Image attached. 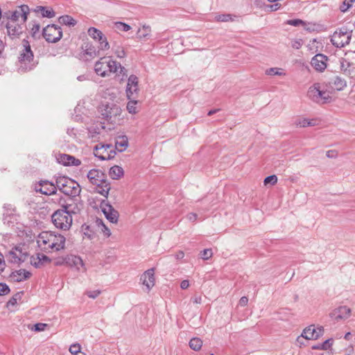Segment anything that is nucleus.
<instances>
[{
    "mask_svg": "<svg viewBox=\"0 0 355 355\" xmlns=\"http://www.w3.org/2000/svg\"><path fill=\"white\" fill-rule=\"evenodd\" d=\"M212 250L211 248L205 249L200 252V257L204 260H208L212 257Z\"/></svg>",
    "mask_w": 355,
    "mask_h": 355,
    "instance_id": "obj_42",
    "label": "nucleus"
},
{
    "mask_svg": "<svg viewBox=\"0 0 355 355\" xmlns=\"http://www.w3.org/2000/svg\"><path fill=\"white\" fill-rule=\"evenodd\" d=\"M140 281L146 287L147 291H150L155 285V269L152 268L145 271L141 275Z\"/></svg>",
    "mask_w": 355,
    "mask_h": 355,
    "instance_id": "obj_17",
    "label": "nucleus"
},
{
    "mask_svg": "<svg viewBox=\"0 0 355 355\" xmlns=\"http://www.w3.org/2000/svg\"><path fill=\"white\" fill-rule=\"evenodd\" d=\"M95 73L101 77L110 76L112 73L118 71V62L110 57H103L94 65Z\"/></svg>",
    "mask_w": 355,
    "mask_h": 355,
    "instance_id": "obj_5",
    "label": "nucleus"
},
{
    "mask_svg": "<svg viewBox=\"0 0 355 355\" xmlns=\"http://www.w3.org/2000/svg\"><path fill=\"white\" fill-rule=\"evenodd\" d=\"M88 34L93 39L98 40V41H101L103 35L101 31L94 27H91L88 29Z\"/></svg>",
    "mask_w": 355,
    "mask_h": 355,
    "instance_id": "obj_31",
    "label": "nucleus"
},
{
    "mask_svg": "<svg viewBox=\"0 0 355 355\" xmlns=\"http://www.w3.org/2000/svg\"><path fill=\"white\" fill-rule=\"evenodd\" d=\"M280 70H282L281 69L279 68H277V67H272V68H270L266 70V73L268 76H282V75H285L284 73H283L282 71H281Z\"/></svg>",
    "mask_w": 355,
    "mask_h": 355,
    "instance_id": "obj_39",
    "label": "nucleus"
},
{
    "mask_svg": "<svg viewBox=\"0 0 355 355\" xmlns=\"http://www.w3.org/2000/svg\"><path fill=\"white\" fill-rule=\"evenodd\" d=\"M23 295V292H18L15 293L7 302V306H15L18 300H20Z\"/></svg>",
    "mask_w": 355,
    "mask_h": 355,
    "instance_id": "obj_34",
    "label": "nucleus"
},
{
    "mask_svg": "<svg viewBox=\"0 0 355 355\" xmlns=\"http://www.w3.org/2000/svg\"><path fill=\"white\" fill-rule=\"evenodd\" d=\"M354 4V0H345L340 6V10L342 12H347Z\"/></svg>",
    "mask_w": 355,
    "mask_h": 355,
    "instance_id": "obj_36",
    "label": "nucleus"
},
{
    "mask_svg": "<svg viewBox=\"0 0 355 355\" xmlns=\"http://www.w3.org/2000/svg\"><path fill=\"white\" fill-rule=\"evenodd\" d=\"M320 83H315L313 85L310 87L307 92L308 97L312 100L313 101L317 103L320 101Z\"/></svg>",
    "mask_w": 355,
    "mask_h": 355,
    "instance_id": "obj_25",
    "label": "nucleus"
},
{
    "mask_svg": "<svg viewBox=\"0 0 355 355\" xmlns=\"http://www.w3.org/2000/svg\"><path fill=\"white\" fill-rule=\"evenodd\" d=\"M38 254H39V256L40 257L42 266L46 263H50L51 262V259L49 257H47L46 255H45L44 254H40V253H38Z\"/></svg>",
    "mask_w": 355,
    "mask_h": 355,
    "instance_id": "obj_56",
    "label": "nucleus"
},
{
    "mask_svg": "<svg viewBox=\"0 0 355 355\" xmlns=\"http://www.w3.org/2000/svg\"><path fill=\"white\" fill-rule=\"evenodd\" d=\"M99 42V48L101 49V50H107L109 49L110 48V44L107 40V38L105 37V35H103V38L101 40V41H98Z\"/></svg>",
    "mask_w": 355,
    "mask_h": 355,
    "instance_id": "obj_44",
    "label": "nucleus"
},
{
    "mask_svg": "<svg viewBox=\"0 0 355 355\" xmlns=\"http://www.w3.org/2000/svg\"><path fill=\"white\" fill-rule=\"evenodd\" d=\"M46 324L44 323H37L33 325H28L29 329L34 331H42L45 329Z\"/></svg>",
    "mask_w": 355,
    "mask_h": 355,
    "instance_id": "obj_40",
    "label": "nucleus"
},
{
    "mask_svg": "<svg viewBox=\"0 0 355 355\" xmlns=\"http://www.w3.org/2000/svg\"><path fill=\"white\" fill-rule=\"evenodd\" d=\"M277 182V177L275 175H271L268 177H266L264 179L263 183L265 185H267L268 184H270L272 185H274Z\"/></svg>",
    "mask_w": 355,
    "mask_h": 355,
    "instance_id": "obj_41",
    "label": "nucleus"
},
{
    "mask_svg": "<svg viewBox=\"0 0 355 355\" xmlns=\"http://www.w3.org/2000/svg\"><path fill=\"white\" fill-rule=\"evenodd\" d=\"M315 335L318 336V338L322 336L324 333V328L322 327H319L317 329L315 328Z\"/></svg>",
    "mask_w": 355,
    "mask_h": 355,
    "instance_id": "obj_60",
    "label": "nucleus"
},
{
    "mask_svg": "<svg viewBox=\"0 0 355 355\" xmlns=\"http://www.w3.org/2000/svg\"><path fill=\"white\" fill-rule=\"evenodd\" d=\"M28 257V254L26 252H24L20 257H19V264L24 262Z\"/></svg>",
    "mask_w": 355,
    "mask_h": 355,
    "instance_id": "obj_62",
    "label": "nucleus"
},
{
    "mask_svg": "<svg viewBox=\"0 0 355 355\" xmlns=\"http://www.w3.org/2000/svg\"><path fill=\"white\" fill-rule=\"evenodd\" d=\"M42 36L46 42H58L62 37L61 28L55 24H49L42 30Z\"/></svg>",
    "mask_w": 355,
    "mask_h": 355,
    "instance_id": "obj_9",
    "label": "nucleus"
},
{
    "mask_svg": "<svg viewBox=\"0 0 355 355\" xmlns=\"http://www.w3.org/2000/svg\"><path fill=\"white\" fill-rule=\"evenodd\" d=\"M329 85L334 90L342 91L347 87V81L345 78L336 76L329 80Z\"/></svg>",
    "mask_w": 355,
    "mask_h": 355,
    "instance_id": "obj_21",
    "label": "nucleus"
},
{
    "mask_svg": "<svg viewBox=\"0 0 355 355\" xmlns=\"http://www.w3.org/2000/svg\"><path fill=\"white\" fill-rule=\"evenodd\" d=\"M328 57L322 53H318L313 56L311 61V64L315 70L322 72L327 67Z\"/></svg>",
    "mask_w": 355,
    "mask_h": 355,
    "instance_id": "obj_15",
    "label": "nucleus"
},
{
    "mask_svg": "<svg viewBox=\"0 0 355 355\" xmlns=\"http://www.w3.org/2000/svg\"><path fill=\"white\" fill-rule=\"evenodd\" d=\"M30 8L27 5H21L17 8L14 11H8L5 13L8 19V22L19 23L21 18V23L25 24L27 20L28 15L30 12Z\"/></svg>",
    "mask_w": 355,
    "mask_h": 355,
    "instance_id": "obj_8",
    "label": "nucleus"
},
{
    "mask_svg": "<svg viewBox=\"0 0 355 355\" xmlns=\"http://www.w3.org/2000/svg\"><path fill=\"white\" fill-rule=\"evenodd\" d=\"M8 256H9V260L11 263L19 264V257L17 255V252H16L15 248L9 252Z\"/></svg>",
    "mask_w": 355,
    "mask_h": 355,
    "instance_id": "obj_38",
    "label": "nucleus"
},
{
    "mask_svg": "<svg viewBox=\"0 0 355 355\" xmlns=\"http://www.w3.org/2000/svg\"><path fill=\"white\" fill-rule=\"evenodd\" d=\"M189 347L194 351H199L202 346V340L198 337L191 338L189 341Z\"/></svg>",
    "mask_w": 355,
    "mask_h": 355,
    "instance_id": "obj_30",
    "label": "nucleus"
},
{
    "mask_svg": "<svg viewBox=\"0 0 355 355\" xmlns=\"http://www.w3.org/2000/svg\"><path fill=\"white\" fill-rule=\"evenodd\" d=\"M82 49L83 50V55H81V58L85 60H88L92 59L97 56L98 51L96 48L89 43L85 44Z\"/></svg>",
    "mask_w": 355,
    "mask_h": 355,
    "instance_id": "obj_22",
    "label": "nucleus"
},
{
    "mask_svg": "<svg viewBox=\"0 0 355 355\" xmlns=\"http://www.w3.org/2000/svg\"><path fill=\"white\" fill-rule=\"evenodd\" d=\"M22 46L23 49L20 53V56L19 58V62H31L34 58L33 52L31 50V47L29 42L24 39L22 40Z\"/></svg>",
    "mask_w": 355,
    "mask_h": 355,
    "instance_id": "obj_16",
    "label": "nucleus"
},
{
    "mask_svg": "<svg viewBox=\"0 0 355 355\" xmlns=\"http://www.w3.org/2000/svg\"><path fill=\"white\" fill-rule=\"evenodd\" d=\"M129 102L127 104V110L131 114H136L137 113V104L138 103V101L136 100V98H131L129 99Z\"/></svg>",
    "mask_w": 355,
    "mask_h": 355,
    "instance_id": "obj_33",
    "label": "nucleus"
},
{
    "mask_svg": "<svg viewBox=\"0 0 355 355\" xmlns=\"http://www.w3.org/2000/svg\"><path fill=\"white\" fill-rule=\"evenodd\" d=\"M33 10L42 17L52 18L55 15L54 10L49 7L37 6Z\"/></svg>",
    "mask_w": 355,
    "mask_h": 355,
    "instance_id": "obj_24",
    "label": "nucleus"
},
{
    "mask_svg": "<svg viewBox=\"0 0 355 355\" xmlns=\"http://www.w3.org/2000/svg\"><path fill=\"white\" fill-rule=\"evenodd\" d=\"M350 314L351 309L349 307L341 306L333 310L329 315L332 319L338 321L340 320L347 319L350 316Z\"/></svg>",
    "mask_w": 355,
    "mask_h": 355,
    "instance_id": "obj_18",
    "label": "nucleus"
},
{
    "mask_svg": "<svg viewBox=\"0 0 355 355\" xmlns=\"http://www.w3.org/2000/svg\"><path fill=\"white\" fill-rule=\"evenodd\" d=\"M315 327L313 325H310L306 327L302 334L301 337L306 339V340H317L318 339V336L315 335Z\"/></svg>",
    "mask_w": 355,
    "mask_h": 355,
    "instance_id": "obj_27",
    "label": "nucleus"
},
{
    "mask_svg": "<svg viewBox=\"0 0 355 355\" xmlns=\"http://www.w3.org/2000/svg\"><path fill=\"white\" fill-rule=\"evenodd\" d=\"M303 44V40L302 39H296L291 42V46L293 49H299Z\"/></svg>",
    "mask_w": 355,
    "mask_h": 355,
    "instance_id": "obj_51",
    "label": "nucleus"
},
{
    "mask_svg": "<svg viewBox=\"0 0 355 355\" xmlns=\"http://www.w3.org/2000/svg\"><path fill=\"white\" fill-rule=\"evenodd\" d=\"M57 160L60 164H62L64 166H78L81 164V162L76 159L73 156L67 155V154H60Z\"/></svg>",
    "mask_w": 355,
    "mask_h": 355,
    "instance_id": "obj_19",
    "label": "nucleus"
},
{
    "mask_svg": "<svg viewBox=\"0 0 355 355\" xmlns=\"http://www.w3.org/2000/svg\"><path fill=\"white\" fill-rule=\"evenodd\" d=\"M295 124L300 128L309 127L308 119H299L295 121Z\"/></svg>",
    "mask_w": 355,
    "mask_h": 355,
    "instance_id": "obj_46",
    "label": "nucleus"
},
{
    "mask_svg": "<svg viewBox=\"0 0 355 355\" xmlns=\"http://www.w3.org/2000/svg\"><path fill=\"white\" fill-rule=\"evenodd\" d=\"M57 189L56 184L48 180H41L35 187L36 191L49 196L55 194Z\"/></svg>",
    "mask_w": 355,
    "mask_h": 355,
    "instance_id": "obj_13",
    "label": "nucleus"
},
{
    "mask_svg": "<svg viewBox=\"0 0 355 355\" xmlns=\"http://www.w3.org/2000/svg\"><path fill=\"white\" fill-rule=\"evenodd\" d=\"M286 24L293 26H299L300 25H304L305 23L302 19H295L287 20Z\"/></svg>",
    "mask_w": 355,
    "mask_h": 355,
    "instance_id": "obj_45",
    "label": "nucleus"
},
{
    "mask_svg": "<svg viewBox=\"0 0 355 355\" xmlns=\"http://www.w3.org/2000/svg\"><path fill=\"white\" fill-rule=\"evenodd\" d=\"M120 69L119 73L121 74H122L123 76H127V73H127V70L125 69V67H122L120 63L118 62V69Z\"/></svg>",
    "mask_w": 355,
    "mask_h": 355,
    "instance_id": "obj_61",
    "label": "nucleus"
},
{
    "mask_svg": "<svg viewBox=\"0 0 355 355\" xmlns=\"http://www.w3.org/2000/svg\"><path fill=\"white\" fill-rule=\"evenodd\" d=\"M187 219L191 222H195L198 218V214L196 213H189L187 216Z\"/></svg>",
    "mask_w": 355,
    "mask_h": 355,
    "instance_id": "obj_58",
    "label": "nucleus"
},
{
    "mask_svg": "<svg viewBox=\"0 0 355 355\" xmlns=\"http://www.w3.org/2000/svg\"><path fill=\"white\" fill-rule=\"evenodd\" d=\"M80 345L79 344H73L71 345L69 347V352L73 355H76L77 354H79L80 351Z\"/></svg>",
    "mask_w": 355,
    "mask_h": 355,
    "instance_id": "obj_48",
    "label": "nucleus"
},
{
    "mask_svg": "<svg viewBox=\"0 0 355 355\" xmlns=\"http://www.w3.org/2000/svg\"><path fill=\"white\" fill-rule=\"evenodd\" d=\"M65 241V237L60 234L42 232L39 234L37 243L38 246L45 251H58L64 248Z\"/></svg>",
    "mask_w": 355,
    "mask_h": 355,
    "instance_id": "obj_2",
    "label": "nucleus"
},
{
    "mask_svg": "<svg viewBox=\"0 0 355 355\" xmlns=\"http://www.w3.org/2000/svg\"><path fill=\"white\" fill-rule=\"evenodd\" d=\"M100 290L87 291L85 294L90 298L95 299L101 294Z\"/></svg>",
    "mask_w": 355,
    "mask_h": 355,
    "instance_id": "obj_53",
    "label": "nucleus"
},
{
    "mask_svg": "<svg viewBox=\"0 0 355 355\" xmlns=\"http://www.w3.org/2000/svg\"><path fill=\"white\" fill-rule=\"evenodd\" d=\"M9 286L5 283L0 282V295H6L10 293Z\"/></svg>",
    "mask_w": 355,
    "mask_h": 355,
    "instance_id": "obj_47",
    "label": "nucleus"
},
{
    "mask_svg": "<svg viewBox=\"0 0 355 355\" xmlns=\"http://www.w3.org/2000/svg\"><path fill=\"white\" fill-rule=\"evenodd\" d=\"M216 19L218 21H228L230 20H232V17L230 15L224 14L216 16Z\"/></svg>",
    "mask_w": 355,
    "mask_h": 355,
    "instance_id": "obj_52",
    "label": "nucleus"
},
{
    "mask_svg": "<svg viewBox=\"0 0 355 355\" xmlns=\"http://www.w3.org/2000/svg\"><path fill=\"white\" fill-rule=\"evenodd\" d=\"M114 26L117 30L121 31H124V32H127L129 30H130V28H131L130 25H128L125 23L121 22V21L116 22L114 24Z\"/></svg>",
    "mask_w": 355,
    "mask_h": 355,
    "instance_id": "obj_37",
    "label": "nucleus"
},
{
    "mask_svg": "<svg viewBox=\"0 0 355 355\" xmlns=\"http://www.w3.org/2000/svg\"><path fill=\"white\" fill-rule=\"evenodd\" d=\"M24 24L7 22L6 28L7 29L8 35L12 39L19 38L24 33Z\"/></svg>",
    "mask_w": 355,
    "mask_h": 355,
    "instance_id": "obj_14",
    "label": "nucleus"
},
{
    "mask_svg": "<svg viewBox=\"0 0 355 355\" xmlns=\"http://www.w3.org/2000/svg\"><path fill=\"white\" fill-rule=\"evenodd\" d=\"M87 178L92 184L96 186L95 191L107 198L111 187L106 175L99 169H92L88 172Z\"/></svg>",
    "mask_w": 355,
    "mask_h": 355,
    "instance_id": "obj_3",
    "label": "nucleus"
},
{
    "mask_svg": "<svg viewBox=\"0 0 355 355\" xmlns=\"http://www.w3.org/2000/svg\"><path fill=\"white\" fill-rule=\"evenodd\" d=\"M94 155L101 160H109L114 157L116 151L112 144L96 145Z\"/></svg>",
    "mask_w": 355,
    "mask_h": 355,
    "instance_id": "obj_10",
    "label": "nucleus"
},
{
    "mask_svg": "<svg viewBox=\"0 0 355 355\" xmlns=\"http://www.w3.org/2000/svg\"><path fill=\"white\" fill-rule=\"evenodd\" d=\"M77 206L66 202L62 204V209L55 211L52 216L53 225L58 229L67 230L72 224L71 214H76Z\"/></svg>",
    "mask_w": 355,
    "mask_h": 355,
    "instance_id": "obj_1",
    "label": "nucleus"
},
{
    "mask_svg": "<svg viewBox=\"0 0 355 355\" xmlns=\"http://www.w3.org/2000/svg\"><path fill=\"white\" fill-rule=\"evenodd\" d=\"M58 22L68 26H74L76 24V20L69 15H62L58 18Z\"/></svg>",
    "mask_w": 355,
    "mask_h": 355,
    "instance_id": "obj_29",
    "label": "nucleus"
},
{
    "mask_svg": "<svg viewBox=\"0 0 355 355\" xmlns=\"http://www.w3.org/2000/svg\"><path fill=\"white\" fill-rule=\"evenodd\" d=\"M66 265V263H65V257H62V258H60L59 259H58L55 262V265L56 266H62V265Z\"/></svg>",
    "mask_w": 355,
    "mask_h": 355,
    "instance_id": "obj_64",
    "label": "nucleus"
},
{
    "mask_svg": "<svg viewBox=\"0 0 355 355\" xmlns=\"http://www.w3.org/2000/svg\"><path fill=\"white\" fill-rule=\"evenodd\" d=\"M40 30V25L36 22H34L33 27L31 30V34L33 37L36 38Z\"/></svg>",
    "mask_w": 355,
    "mask_h": 355,
    "instance_id": "obj_43",
    "label": "nucleus"
},
{
    "mask_svg": "<svg viewBox=\"0 0 355 355\" xmlns=\"http://www.w3.org/2000/svg\"><path fill=\"white\" fill-rule=\"evenodd\" d=\"M352 31L346 27L337 29L331 37V44L337 48H343L349 44L352 38Z\"/></svg>",
    "mask_w": 355,
    "mask_h": 355,
    "instance_id": "obj_7",
    "label": "nucleus"
},
{
    "mask_svg": "<svg viewBox=\"0 0 355 355\" xmlns=\"http://www.w3.org/2000/svg\"><path fill=\"white\" fill-rule=\"evenodd\" d=\"M280 7H281V4H279V3H275V4L266 6L267 11H268V12L276 11V10H279L280 8Z\"/></svg>",
    "mask_w": 355,
    "mask_h": 355,
    "instance_id": "obj_55",
    "label": "nucleus"
},
{
    "mask_svg": "<svg viewBox=\"0 0 355 355\" xmlns=\"http://www.w3.org/2000/svg\"><path fill=\"white\" fill-rule=\"evenodd\" d=\"M123 169L119 166H114L110 168L109 175L113 180H119L123 175Z\"/></svg>",
    "mask_w": 355,
    "mask_h": 355,
    "instance_id": "obj_28",
    "label": "nucleus"
},
{
    "mask_svg": "<svg viewBox=\"0 0 355 355\" xmlns=\"http://www.w3.org/2000/svg\"><path fill=\"white\" fill-rule=\"evenodd\" d=\"M139 80L135 75H130L128 79L126 95L128 99L137 98L139 92Z\"/></svg>",
    "mask_w": 355,
    "mask_h": 355,
    "instance_id": "obj_12",
    "label": "nucleus"
},
{
    "mask_svg": "<svg viewBox=\"0 0 355 355\" xmlns=\"http://www.w3.org/2000/svg\"><path fill=\"white\" fill-rule=\"evenodd\" d=\"M102 212L105 218L112 223H116L119 219V212L105 200H103L100 205Z\"/></svg>",
    "mask_w": 355,
    "mask_h": 355,
    "instance_id": "obj_11",
    "label": "nucleus"
},
{
    "mask_svg": "<svg viewBox=\"0 0 355 355\" xmlns=\"http://www.w3.org/2000/svg\"><path fill=\"white\" fill-rule=\"evenodd\" d=\"M55 184L58 189L71 198L76 197L80 193L81 189L78 183L67 176L55 177Z\"/></svg>",
    "mask_w": 355,
    "mask_h": 355,
    "instance_id": "obj_4",
    "label": "nucleus"
},
{
    "mask_svg": "<svg viewBox=\"0 0 355 355\" xmlns=\"http://www.w3.org/2000/svg\"><path fill=\"white\" fill-rule=\"evenodd\" d=\"M114 53H115L116 55L119 58H123L125 57V55H126V53H125L123 48L121 47V46H117L116 48V49L114 50Z\"/></svg>",
    "mask_w": 355,
    "mask_h": 355,
    "instance_id": "obj_50",
    "label": "nucleus"
},
{
    "mask_svg": "<svg viewBox=\"0 0 355 355\" xmlns=\"http://www.w3.org/2000/svg\"><path fill=\"white\" fill-rule=\"evenodd\" d=\"M189 286V282L188 280H183L180 283V288L182 289H186Z\"/></svg>",
    "mask_w": 355,
    "mask_h": 355,
    "instance_id": "obj_63",
    "label": "nucleus"
},
{
    "mask_svg": "<svg viewBox=\"0 0 355 355\" xmlns=\"http://www.w3.org/2000/svg\"><path fill=\"white\" fill-rule=\"evenodd\" d=\"M66 265L71 268H76L78 270H80V267L84 266L83 259L76 255L70 254L65 257Z\"/></svg>",
    "mask_w": 355,
    "mask_h": 355,
    "instance_id": "obj_23",
    "label": "nucleus"
},
{
    "mask_svg": "<svg viewBox=\"0 0 355 355\" xmlns=\"http://www.w3.org/2000/svg\"><path fill=\"white\" fill-rule=\"evenodd\" d=\"M31 264L36 268L42 267L40 257L38 253L35 256H31L30 258Z\"/></svg>",
    "mask_w": 355,
    "mask_h": 355,
    "instance_id": "obj_35",
    "label": "nucleus"
},
{
    "mask_svg": "<svg viewBox=\"0 0 355 355\" xmlns=\"http://www.w3.org/2000/svg\"><path fill=\"white\" fill-rule=\"evenodd\" d=\"M103 119L110 123H115L121 119L122 110L114 103L102 104L98 108Z\"/></svg>",
    "mask_w": 355,
    "mask_h": 355,
    "instance_id": "obj_6",
    "label": "nucleus"
},
{
    "mask_svg": "<svg viewBox=\"0 0 355 355\" xmlns=\"http://www.w3.org/2000/svg\"><path fill=\"white\" fill-rule=\"evenodd\" d=\"M319 97H320V101L317 102V103H322V104L327 103L330 102V101L331 99V96L329 95V93L328 92L321 90L320 89Z\"/></svg>",
    "mask_w": 355,
    "mask_h": 355,
    "instance_id": "obj_32",
    "label": "nucleus"
},
{
    "mask_svg": "<svg viewBox=\"0 0 355 355\" xmlns=\"http://www.w3.org/2000/svg\"><path fill=\"white\" fill-rule=\"evenodd\" d=\"M333 342H334V340L332 338L327 339L324 342H323L322 343V350L329 349L331 347V346L332 345Z\"/></svg>",
    "mask_w": 355,
    "mask_h": 355,
    "instance_id": "obj_54",
    "label": "nucleus"
},
{
    "mask_svg": "<svg viewBox=\"0 0 355 355\" xmlns=\"http://www.w3.org/2000/svg\"><path fill=\"white\" fill-rule=\"evenodd\" d=\"M248 298L245 296H243L239 302V304L241 306H245L247 304H248Z\"/></svg>",
    "mask_w": 355,
    "mask_h": 355,
    "instance_id": "obj_59",
    "label": "nucleus"
},
{
    "mask_svg": "<svg viewBox=\"0 0 355 355\" xmlns=\"http://www.w3.org/2000/svg\"><path fill=\"white\" fill-rule=\"evenodd\" d=\"M97 222L98 226L102 227L101 230L103 232V234L107 236H110L111 235V232L110 229L103 223V222L101 220H100L99 222L97 220Z\"/></svg>",
    "mask_w": 355,
    "mask_h": 355,
    "instance_id": "obj_49",
    "label": "nucleus"
},
{
    "mask_svg": "<svg viewBox=\"0 0 355 355\" xmlns=\"http://www.w3.org/2000/svg\"><path fill=\"white\" fill-rule=\"evenodd\" d=\"M326 155L329 158H336L338 156V152L335 150H329L327 151Z\"/></svg>",
    "mask_w": 355,
    "mask_h": 355,
    "instance_id": "obj_57",
    "label": "nucleus"
},
{
    "mask_svg": "<svg viewBox=\"0 0 355 355\" xmlns=\"http://www.w3.org/2000/svg\"><path fill=\"white\" fill-rule=\"evenodd\" d=\"M128 146V139L125 135H121L116 138L115 148L119 152L124 151Z\"/></svg>",
    "mask_w": 355,
    "mask_h": 355,
    "instance_id": "obj_26",
    "label": "nucleus"
},
{
    "mask_svg": "<svg viewBox=\"0 0 355 355\" xmlns=\"http://www.w3.org/2000/svg\"><path fill=\"white\" fill-rule=\"evenodd\" d=\"M31 276V273L25 269H19L15 270L10 275L11 280L15 282H20L29 279Z\"/></svg>",
    "mask_w": 355,
    "mask_h": 355,
    "instance_id": "obj_20",
    "label": "nucleus"
}]
</instances>
